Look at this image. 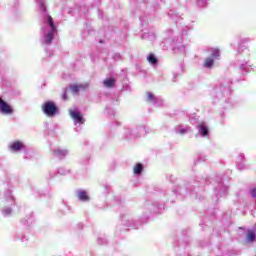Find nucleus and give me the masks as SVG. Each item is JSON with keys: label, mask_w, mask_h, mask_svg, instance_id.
<instances>
[{"label": "nucleus", "mask_w": 256, "mask_h": 256, "mask_svg": "<svg viewBox=\"0 0 256 256\" xmlns=\"http://www.w3.org/2000/svg\"><path fill=\"white\" fill-rule=\"evenodd\" d=\"M41 109L48 117H54V115H57V105L53 101H46L42 104Z\"/></svg>", "instance_id": "f257e3e1"}, {"label": "nucleus", "mask_w": 256, "mask_h": 256, "mask_svg": "<svg viewBox=\"0 0 256 256\" xmlns=\"http://www.w3.org/2000/svg\"><path fill=\"white\" fill-rule=\"evenodd\" d=\"M0 113L3 115H13V107L0 97Z\"/></svg>", "instance_id": "f03ea898"}, {"label": "nucleus", "mask_w": 256, "mask_h": 256, "mask_svg": "<svg viewBox=\"0 0 256 256\" xmlns=\"http://www.w3.org/2000/svg\"><path fill=\"white\" fill-rule=\"evenodd\" d=\"M70 117H72L73 121H75L76 123H80L81 125L85 123L83 115L77 112V110H70Z\"/></svg>", "instance_id": "7ed1b4c3"}, {"label": "nucleus", "mask_w": 256, "mask_h": 256, "mask_svg": "<svg viewBox=\"0 0 256 256\" xmlns=\"http://www.w3.org/2000/svg\"><path fill=\"white\" fill-rule=\"evenodd\" d=\"M8 148L10 151L17 152V151H21V149H25V144H23V142L19 140H16L12 144H10Z\"/></svg>", "instance_id": "20e7f679"}, {"label": "nucleus", "mask_w": 256, "mask_h": 256, "mask_svg": "<svg viewBox=\"0 0 256 256\" xmlns=\"http://www.w3.org/2000/svg\"><path fill=\"white\" fill-rule=\"evenodd\" d=\"M55 33H57V30H51L50 32L47 33L46 40H45V43L47 45H51V43L53 42V39L55 37Z\"/></svg>", "instance_id": "39448f33"}, {"label": "nucleus", "mask_w": 256, "mask_h": 256, "mask_svg": "<svg viewBox=\"0 0 256 256\" xmlns=\"http://www.w3.org/2000/svg\"><path fill=\"white\" fill-rule=\"evenodd\" d=\"M199 133L203 137H207V135H209V128H207V125L203 122L199 125Z\"/></svg>", "instance_id": "423d86ee"}, {"label": "nucleus", "mask_w": 256, "mask_h": 256, "mask_svg": "<svg viewBox=\"0 0 256 256\" xmlns=\"http://www.w3.org/2000/svg\"><path fill=\"white\" fill-rule=\"evenodd\" d=\"M104 87H107L108 89H111V87H115L116 80L115 78H109L104 80Z\"/></svg>", "instance_id": "0eeeda50"}, {"label": "nucleus", "mask_w": 256, "mask_h": 256, "mask_svg": "<svg viewBox=\"0 0 256 256\" xmlns=\"http://www.w3.org/2000/svg\"><path fill=\"white\" fill-rule=\"evenodd\" d=\"M133 172L135 175H141L143 173V164L137 163L133 168Z\"/></svg>", "instance_id": "6e6552de"}, {"label": "nucleus", "mask_w": 256, "mask_h": 256, "mask_svg": "<svg viewBox=\"0 0 256 256\" xmlns=\"http://www.w3.org/2000/svg\"><path fill=\"white\" fill-rule=\"evenodd\" d=\"M159 60H157V57H155V55L153 53H150L147 56V62L151 63V65H157Z\"/></svg>", "instance_id": "1a4fd4ad"}, {"label": "nucleus", "mask_w": 256, "mask_h": 256, "mask_svg": "<svg viewBox=\"0 0 256 256\" xmlns=\"http://www.w3.org/2000/svg\"><path fill=\"white\" fill-rule=\"evenodd\" d=\"M78 199L80 201H89V195H87L86 191H80L78 192Z\"/></svg>", "instance_id": "9d476101"}, {"label": "nucleus", "mask_w": 256, "mask_h": 256, "mask_svg": "<svg viewBox=\"0 0 256 256\" xmlns=\"http://www.w3.org/2000/svg\"><path fill=\"white\" fill-rule=\"evenodd\" d=\"M214 63H215V61L212 58H206L204 61V67L211 69V67H213Z\"/></svg>", "instance_id": "9b49d317"}, {"label": "nucleus", "mask_w": 256, "mask_h": 256, "mask_svg": "<svg viewBox=\"0 0 256 256\" xmlns=\"http://www.w3.org/2000/svg\"><path fill=\"white\" fill-rule=\"evenodd\" d=\"M246 239H247L248 243H253V241H255V232L248 231Z\"/></svg>", "instance_id": "f8f14e48"}, {"label": "nucleus", "mask_w": 256, "mask_h": 256, "mask_svg": "<svg viewBox=\"0 0 256 256\" xmlns=\"http://www.w3.org/2000/svg\"><path fill=\"white\" fill-rule=\"evenodd\" d=\"M83 88L84 86L82 84L70 86L72 93H79L80 89H83Z\"/></svg>", "instance_id": "ddd939ff"}, {"label": "nucleus", "mask_w": 256, "mask_h": 256, "mask_svg": "<svg viewBox=\"0 0 256 256\" xmlns=\"http://www.w3.org/2000/svg\"><path fill=\"white\" fill-rule=\"evenodd\" d=\"M48 25H50L52 30L57 31V27L55 26V23L53 22V17L51 16H48Z\"/></svg>", "instance_id": "4468645a"}, {"label": "nucleus", "mask_w": 256, "mask_h": 256, "mask_svg": "<svg viewBox=\"0 0 256 256\" xmlns=\"http://www.w3.org/2000/svg\"><path fill=\"white\" fill-rule=\"evenodd\" d=\"M146 95L148 101H155V96L151 92H147Z\"/></svg>", "instance_id": "2eb2a0df"}, {"label": "nucleus", "mask_w": 256, "mask_h": 256, "mask_svg": "<svg viewBox=\"0 0 256 256\" xmlns=\"http://www.w3.org/2000/svg\"><path fill=\"white\" fill-rule=\"evenodd\" d=\"M220 51L219 49L215 48L214 50H212V57L216 58L219 57Z\"/></svg>", "instance_id": "dca6fc26"}, {"label": "nucleus", "mask_w": 256, "mask_h": 256, "mask_svg": "<svg viewBox=\"0 0 256 256\" xmlns=\"http://www.w3.org/2000/svg\"><path fill=\"white\" fill-rule=\"evenodd\" d=\"M251 195H252V197H254V199H256V189L255 188L252 189Z\"/></svg>", "instance_id": "f3484780"}, {"label": "nucleus", "mask_w": 256, "mask_h": 256, "mask_svg": "<svg viewBox=\"0 0 256 256\" xmlns=\"http://www.w3.org/2000/svg\"><path fill=\"white\" fill-rule=\"evenodd\" d=\"M62 99L64 101H67V99H69V97L67 96V92H65L63 95H62Z\"/></svg>", "instance_id": "a211bd4d"}, {"label": "nucleus", "mask_w": 256, "mask_h": 256, "mask_svg": "<svg viewBox=\"0 0 256 256\" xmlns=\"http://www.w3.org/2000/svg\"><path fill=\"white\" fill-rule=\"evenodd\" d=\"M180 135H185L187 133V129L183 128L179 131Z\"/></svg>", "instance_id": "6ab92c4d"}, {"label": "nucleus", "mask_w": 256, "mask_h": 256, "mask_svg": "<svg viewBox=\"0 0 256 256\" xmlns=\"http://www.w3.org/2000/svg\"><path fill=\"white\" fill-rule=\"evenodd\" d=\"M56 153V155H65V151H61V150H58V151H56L55 152Z\"/></svg>", "instance_id": "aec40b11"}]
</instances>
